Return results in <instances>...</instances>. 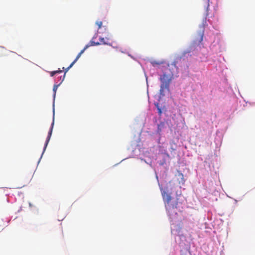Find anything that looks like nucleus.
Returning a JSON list of instances; mask_svg holds the SVG:
<instances>
[{
    "label": "nucleus",
    "mask_w": 255,
    "mask_h": 255,
    "mask_svg": "<svg viewBox=\"0 0 255 255\" xmlns=\"http://www.w3.org/2000/svg\"><path fill=\"white\" fill-rule=\"evenodd\" d=\"M99 40H100V41L101 42H102L104 45H109V46H111L112 45L111 43H108V42H107L106 41H105V39H104V37H99Z\"/></svg>",
    "instance_id": "obj_14"
},
{
    "label": "nucleus",
    "mask_w": 255,
    "mask_h": 255,
    "mask_svg": "<svg viewBox=\"0 0 255 255\" xmlns=\"http://www.w3.org/2000/svg\"><path fill=\"white\" fill-rule=\"evenodd\" d=\"M133 155L136 156L140 160L143 159V156H145V154H149L145 148H141L139 146H137L133 150H132Z\"/></svg>",
    "instance_id": "obj_8"
},
{
    "label": "nucleus",
    "mask_w": 255,
    "mask_h": 255,
    "mask_svg": "<svg viewBox=\"0 0 255 255\" xmlns=\"http://www.w3.org/2000/svg\"><path fill=\"white\" fill-rule=\"evenodd\" d=\"M96 24L98 26V30L101 29L102 30V29H104L105 31L107 30V27L106 26H102V22L101 21H97L96 22Z\"/></svg>",
    "instance_id": "obj_11"
},
{
    "label": "nucleus",
    "mask_w": 255,
    "mask_h": 255,
    "mask_svg": "<svg viewBox=\"0 0 255 255\" xmlns=\"http://www.w3.org/2000/svg\"><path fill=\"white\" fill-rule=\"evenodd\" d=\"M170 122L169 118L158 119L156 128L154 130V138L159 147H161L160 145L163 144L166 141L165 134L168 132Z\"/></svg>",
    "instance_id": "obj_2"
},
{
    "label": "nucleus",
    "mask_w": 255,
    "mask_h": 255,
    "mask_svg": "<svg viewBox=\"0 0 255 255\" xmlns=\"http://www.w3.org/2000/svg\"><path fill=\"white\" fill-rule=\"evenodd\" d=\"M63 69L65 71V72H64V75H66V73L67 72L69 69H70V67H68L67 68H66V69L64 68V67H63Z\"/></svg>",
    "instance_id": "obj_21"
},
{
    "label": "nucleus",
    "mask_w": 255,
    "mask_h": 255,
    "mask_svg": "<svg viewBox=\"0 0 255 255\" xmlns=\"http://www.w3.org/2000/svg\"><path fill=\"white\" fill-rule=\"evenodd\" d=\"M20 194H22V193H19V192H18V196H20Z\"/></svg>",
    "instance_id": "obj_28"
},
{
    "label": "nucleus",
    "mask_w": 255,
    "mask_h": 255,
    "mask_svg": "<svg viewBox=\"0 0 255 255\" xmlns=\"http://www.w3.org/2000/svg\"><path fill=\"white\" fill-rule=\"evenodd\" d=\"M161 194L165 204V207L170 222H173L177 219V213L176 211L178 202L173 201L170 194L161 190Z\"/></svg>",
    "instance_id": "obj_3"
},
{
    "label": "nucleus",
    "mask_w": 255,
    "mask_h": 255,
    "mask_svg": "<svg viewBox=\"0 0 255 255\" xmlns=\"http://www.w3.org/2000/svg\"><path fill=\"white\" fill-rule=\"evenodd\" d=\"M147 154H145V156H143V159L141 160L142 161H144L147 164L151 165L152 161L150 158H147Z\"/></svg>",
    "instance_id": "obj_12"
},
{
    "label": "nucleus",
    "mask_w": 255,
    "mask_h": 255,
    "mask_svg": "<svg viewBox=\"0 0 255 255\" xmlns=\"http://www.w3.org/2000/svg\"><path fill=\"white\" fill-rule=\"evenodd\" d=\"M20 188H21V187H20ZM17 188H20V187H17Z\"/></svg>",
    "instance_id": "obj_33"
},
{
    "label": "nucleus",
    "mask_w": 255,
    "mask_h": 255,
    "mask_svg": "<svg viewBox=\"0 0 255 255\" xmlns=\"http://www.w3.org/2000/svg\"><path fill=\"white\" fill-rule=\"evenodd\" d=\"M177 179H178V181H179V184H183L185 182L183 174L180 172L178 171V174H177Z\"/></svg>",
    "instance_id": "obj_10"
},
{
    "label": "nucleus",
    "mask_w": 255,
    "mask_h": 255,
    "mask_svg": "<svg viewBox=\"0 0 255 255\" xmlns=\"http://www.w3.org/2000/svg\"><path fill=\"white\" fill-rule=\"evenodd\" d=\"M145 78H146V83H147V87H148V82H147V76L146 75V74H145Z\"/></svg>",
    "instance_id": "obj_25"
},
{
    "label": "nucleus",
    "mask_w": 255,
    "mask_h": 255,
    "mask_svg": "<svg viewBox=\"0 0 255 255\" xmlns=\"http://www.w3.org/2000/svg\"><path fill=\"white\" fill-rule=\"evenodd\" d=\"M98 33H99L98 32V31H97V32H96L95 33V34L94 35V36L92 37V39L94 40V39H96L98 37Z\"/></svg>",
    "instance_id": "obj_20"
},
{
    "label": "nucleus",
    "mask_w": 255,
    "mask_h": 255,
    "mask_svg": "<svg viewBox=\"0 0 255 255\" xmlns=\"http://www.w3.org/2000/svg\"><path fill=\"white\" fill-rule=\"evenodd\" d=\"M89 47H90V45H88V44H87L85 47H84V48L82 49V50H84V52H85V51L88 49Z\"/></svg>",
    "instance_id": "obj_23"
},
{
    "label": "nucleus",
    "mask_w": 255,
    "mask_h": 255,
    "mask_svg": "<svg viewBox=\"0 0 255 255\" xmlns=\"http://www.w3.org/2000/svg\"><path fill=\"white\" fill-rule=\"evenodd\" d=\"M88 44L89 45H90V47L94 46H98V45H99L101 44V43L100 42H95L93 39H91Z\"/></svg>",
    "instance_id": "obj_13"
},
{
    "label": "nucleus",
    "mask_w": 255,
    "mask_h": 255,
    "mask_svg": "<svg viewBox=\"0 0 255 255\" xmlns=\"http://www.w3.org/2000/svg\"><path fill=\"white\" fill-rule=\"evenodd\" d=\"M98 32L99 33H103L104 32H105L106 31H105L104 30V29H102V30H101V29H100L99 30H98Z\"/></svg>",
    "instance_id": "obj_22"
},
{
    "label": "nucleus",
    "mask_w": 255,
    "mask_h": 255,
    "mask_svg": "<svg viewBox=\"0 0 255 255\" xmlns=\"http://www.w3.org/2000/svg\"><path fill=\"white\" fill-rule=\"evenodd\" d=\"M84 50H81V51L78 54V55H77L75 59L76 60H78L79 58L81 57V55L84 53Z\"/></svg>",
    "instance_id": "obj_17"
},
{
    "label": "nucleus",
    "mask_w": 255,
    "mask_h": 255,
    "mask_svg": "<svg viewBox=\"0 0 255 255\" xmlns=\"http://www.w3.org/2000/svg\"><path fill=\"white\" fill-rule=\"evenodd\" d=\"M157 158V162L159 164L164 166V165H167V163H169L170 157L166 150L162 149L160 151V153H158Z\"/></svg>",
    "instance_id": "obj_6"
},
{
    "label": "nucleus",
    "mask_w": 255,
    "mask_h": 255,
    "mask_svg": "<svg viewBox=\"0 0 255 255\" xmlns=\"http://www.w3.org/2000/svg\"><path fill=\"white\" fill-rule=\"evenodd\" d=\"M29 207H31L32 206V204L31 203H29Z\"/></svg>",
    "instance_id": "obj_26"
},
{
    "label": "nucleus",
    "mask_w": 255,
    "mask_h": 255,
    "mask_svg": "<svg viewBox=\"0 0 255 255\" xmlns=\"http://www.w3.org/2000/svg\"><path fill=\"white\" fill-rule=\"evenodd\" d=\"M77 61V60H76V59H75V60L70 64V65L68 67H70V68H71L76 62Z\"/></svg>",
    "instance_id": "obj_19"
},
{
    "label": "nucleus",
    "mask_w": 255,
    "mask_h": 255,
    "mask_svg": "<svg viewBox=\"0 0 255 255\" xmlns=\"http://www.w3.org/2000/svg\"><path fill=\"white\" fill-rule=\"evenodd\" d=\"M111 46H112V47H113V48H116V47H115V46H114V45H112Z\"/></svg>",
    "instance_id": "obj_31"
},
{
    "label": "nucleus",
    "mask_w": 255,
    "mask_h": 255,
    "mask_svg": "<svg viewBox=\"0 0 255 255\" xmlns=\"http://www.w3.org/2000/svg\"><path fill=\"white\" fill-rule=\"evenodd\" d=\"M121 51L122 53H124V52L123 51H122V50H121Z\"/></svg>",
    "instance_id": "obj_32"
},
{
    "label": "nucleus",
    "mask_w": 255,
    "mask_h": 255,
    "mask_svg": "<svg viewBox=\"0 0 255 255\" xmlns=\"http://www.w3.org/2000/svg\"><path fill=\"white\" fill-rule=\"evenodd\" d=\"M56 72V74H60L61 73H62V70H61V69L60 68H59L57 70H55Z\"/></svg>",
    "instance_id": "obj_24"
},
{
    "label": "nucleus",
    "mask_w": 255,
    "mask_h": 255,
    "mask_svg": "<svg viewBox=\"0 0 255 255\" xmlns=\"http://www.w3.org/2000/svg\"><path fill=\"white\" fill-rule=\"evenodd\" d=\"M234 200H235V203H237V200L235 199Z\"/></svg>",
    "instance_id": "obj_30"
},
{
    "label": "nucleus",
    "mask_w": 255,
    "mask_h": 255,
    "mask_svg": "<svg viewBox=\"0 0 255 255\" xmlns=\"http://www.w3.org/2000/svg\"><path fill=\"white\" fill-rule=\"evenodd\" d=\"M58 81H60V82L61 81V80H60L59 77L58 78Z\"/></svg>",
    "instance_id": "obj_29"
},
{
    "label": "nucleus",
    "mask_w": 255,
    "mask_h": 255,
    "mask_svg": "<svg viewBox=\"0 0 255 255\" xmlns=\"http://www.w3.org/2000/svg\"><path fill=\"white\" fill-rule=\"evenodd\" d=\"M179 246L180 248L181 255H192L190 251V242L186 240L185 236H181L180 237Z\"/></svg>",
    "instance_id": "obj_5"
},
{
    "label": "nucleus",
    "mask_w": 255,
    "mask_h": 255,
    "mask_svg": "<svg viewBox=\"0 0 255 255\" xmlns=\"http://www.w3.org/2000/svg\"><path fill=\"white\" fill-rule=\"evenodd\" d=\"M205 2H207V5H205V13H208L209 7V0H204Z\"/></svg>",
    "instance_id": "obj_15"
},
{
    "label": "nucleus",
    "mask_w": 255,
    "mask_h": 255,
    "mask_svg": "<svg viewBox=\"0 0 255 255\" xmlns=\"http://www.w3.org/2000/svg\"><path fill=\"white\" fill-rule=\"evenodd\" d=\"M154 104L157 110V113L159 116L158 119H164L162 117L163 114L165 115V116H166V118H168L166 114L167 108L165 105H163L162 104H160L157 102L154 103Z\"/></svg>",
    "instance_id": "obj_9"
},
{
    "label": "nucleus",
    "mask_w": 255,
    "mask_h": 255,
    "mask_svg": "<svg viewBox=\"0 0 255 255\" xmlns=\"http://www.w3.org/2000/svg\"><path fill=\"white\" fill-rule=\"evenodd\" d=\"M59 79H60V80H61V81L60 82H59V83H58L57 82H56L54 84V86L53 87V105H52V107H53V108H52L53 119H52V123L51 124V126L50 127L49 130L48 132V135H47L46 141H45L42 153L41 155V156H40L39 160L38 161L37 165L40 162V160L42 157V156H43L45 151L46 150V149L47 148V146L48 145V144L50 141V139L51 135H52V131H53V127H54V125L55 100V97H56V91L57 90L58 87L60 86V85L62 83V82L64 80L65 75H63V76H60Z\"/></svg>",
    "instance_id": "obj_4"
},
{
    "label": "nucleus",
    "mask_w": 255,
    "mask_h": 255,
    "mask_svg": "<svg viewBox=\"0 0 255 255\" xmlns=\"http://www.w3.org/2000/svg\"><path fill=\"white\" fill-rule=\"evenodd\" d=\"M195 49V43H192L183 52L181 56L176 57L171 63L164 60H158L151 59L149 62L154 67L160 69L161 72L158 74V80L160 82L159 91V99L168 95L170 93V85L174 79V75L178 73V67L177 64L179 60L184 57L191 56V53Z\"/></svg>",
    "instance_id": "obj_1"
},
{
    "label": "nucleus",
    "mask_w": 255,
    "mask_h": 255,
    "mask_svg": "<svg viewBox=\"0 0 255 255\" xmlns=\"http://www.w3.org/2000/svg\"><path fill=\"white\" fill-rule=\"evenodd\" d=\"M181 229L182 228L179 225L174 224V223L171 224V232L173 235L176 237L175 238L176 241L178 240L180 241V237L184 236L183 235L181 234Z\"/></svg>",
    "instance_id": "obj_7"
},
{
    "label": "nucleus",
    "mask_w": 255,
    "mask_h": 255,
    "mask_svg": "<svg viewBox=\"0 0 255 255\" xmlns=\"http://www.w3.org/2000/svg\"><path fill=\"white\" fill-rule=\"evenodd\" d=\"M49 73H50V76L51 77H53L54 76H55L56 74V71H51V72H49Z\"/></svg>",
    "instance_id": "obj_18"
},
{
    "label": "nucleus",
    "mask_w": 255,
    "mask_h": 255,
    "mask_svg": "<svg viewBox=\"0 0 255 255\" xmlns=\"http://www.w3.org/2000/svg\"><path fill=\"white\" fill-rule=\"evenodd\" d=\"M216 44H212L210 46V48L213 52H217V50H216L215 48L216 46Z\"/></svg>",
    "instance_id": "obj_16"
},
{
    "label": "nucleus",
    "mask_w": 255,
    "mask_h": 255,
    "mask_svg": "<svg viewBox=\"0 0 255 255\" xmlns=\"http://www.w3.org/2000/svg\"><path fill=\"white\" fill-rule=\"evenodd\" d=\"M128 56H130V57H131L132 58H133V57H132L130 54H128Z\"/></svg>",
    "instance_id": "obj_27"
}]
</instances>
